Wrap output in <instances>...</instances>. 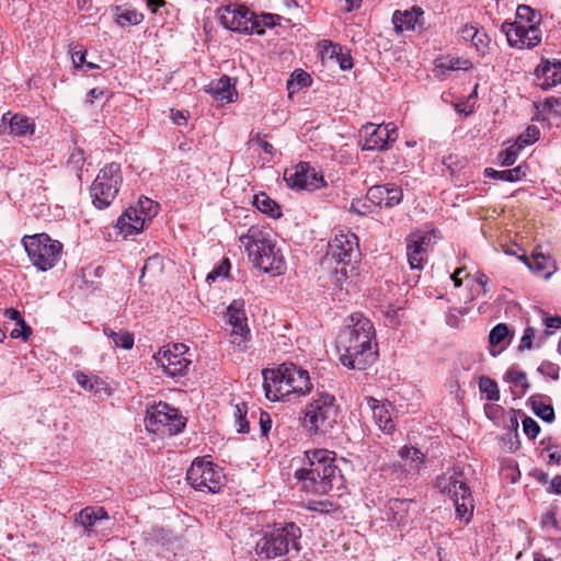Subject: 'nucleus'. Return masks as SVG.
<instances>
[{
  "label": "nucleus",
  "mask_w": 561,
  "mask_h": 561,
  "mask_svg": "<svg viewBox=\"0 0 561 561\" xmlns=\"http://www.w3.org/2000/svg\"><path fill=\"white\" fill-rule=\"evenodd\" d=\"M228 323L233 328L234 325L248 323L244 301L242 299H234L227 308Z\"/></svg>",
  "instance_id": "nucleus-34"
},
{
  "label": "nucleus",
  "mask_w": 561,
  "mask_h": 561,
  "mask_svg": "<svg viewBox=\"0 0 561 561\" xmlns=\"http://www.w3.org/2000/svg\"><path fill=\"white\" fill-rule=\"evenodd\" d=\"M545 324L547 327L546 334L549 335L551 334L549 329H559L561 327V317H548L545 319Z\"/></svg>",
  "instance_id": "nucleus-64"
},
{
  "label": "nucleus",
  "mask_w": 561,
  "mask_h": 561,
  "mask_svg": "<svg viewBox=\"0 0 561 561\" xmlns=\"http://www.w3.org/2000/svg\"><path fill=\"white\" fill-rule=\"evenodd\" d=\"M366 197L376 206L393 208L402 202L403 191L394 183L378 184L368 188Z\"/></svg>",
  "instance_id": "nucleus-20"
},
{
  "label": "nucleus",
  "mask_w": 561,
  "mask_h": 561,
  "mask_svg": "<svg viewBox=\"0 0 561 561\" xmlns=\"http://www.w3.org/2000/svg\"><path fill=\"white\" fill-rule=\"evenodd\" d=\"M508 428H511L513 432H514V436H515V447L512 445L510 447V450L511 451H515L518 446H519V440H518V427H519V424H518V420H517V416H516V411L515 410H512V415L510 417V423L507 425Z\"/></svg>",
  "instance_id": "nucleus-58"
},
{
  "label": "nucleus",
  "mask_w": 561,
  "mask_h": 561,
  "mask_svg": "<svg viewBox=\"0 0 561 561\" xmlns=\"http://www.w3.org/2000/svg\"><path fill=\"white\" fill-rule=\"evenodd\" d=\"M360 250L358 238L351 231H339L329 241L322 264L332 270L330 278L334 287L342 289L346 279L356 273Z\"/></svg>",
  "instance_id": "nucleus-5"
},
{
  "label": "nucleus",
  "mask_w": 561,
  "mask_h": 561,
  "mask_svg": "<svg viewBox=\"0 0 561 561\" xmlns=\"http://www.w3.org/2000/svg\"><path fill=\"white\" fill-rule=\"evenodd\" d=\"M398 454L409 466L410 470H417L424 461V454L419 448L412 446L401 447Z\"/></svg>",
  "instance_id": "nucleus-35"
},
{
  "label": "nucleus",
  "mask_w": 561,
  "mask_h": 561,
  "mask_svg": "<svg viewBox=\"0 0 561 561\" xmlns=\"http://www.w3.org/2000/svg\"><path fill=\"white\" fill-rule=\"evenodd\" d=\"M284 180L287 185L296 190L313 191L323 185V178L308 162H299L293 168L286 169Z\"/></svg>",
  "instance_id": "nucleus-17"
},
{
  "label": "nucleus",
  "mask_w": 561,
  "mask_h": 561,
  "mask_svg": "<svg viewBox=\"0 0 561 561\" xmlns=\"http://www.w3.org/2000/svg\"><path fill=\"white\" fill-rule=\"evenodd\" d=\"M295 478L302 491L319 495L344 485L335 453L328 449L306 450L302 466L295 471Z\"/></svg>",
  "instance_id": "nucleus-2"
},
{
  "label": "nucleus",
  "mask_w": 561,
  "mask_h": 561,
  "mask_svg": "<svg viewBox=\"0 0 561 561\" xmlns=\"http://www.w3.org/2000/svg\"><path fill=\"white\" fill-rule=\"evenodd\" d=\"M75 379L79 386H81L84 390H88L93 393H101L102 391L107 390L106 382L96 376H88L82 371H77L75 374Z\"/></svg>",
  "instance_id": "nucleus-32"
},
{
  "label": "nucleus",
  "mask_w": 561,
  "mask_h": 561,
  "mask_svg": "<svg viewBox=\"0 0 561 561\" xmlns=\"http://www.w3.org/2000/svg\"><path fill=\"white\" fill-rule=\"evenodd\" d=\"M332 55H336V59L341 70H350L353 68V59L350 54H343L340 45H331Z\"/></svg>",
  "instance_id": "nucleus-49"
},
{
  "label": "nucleus",
  "mask_w": 561,
  "mask_h": 561,
  "mask_svg": "<svg viewBox=\"0 0 561 561\" xmlns=\"http://www.w3.org/2000/svg\"><path fill=\"white\" fill-rule=\"evenodd\" d=\"M505 377L507 381L514 383L515 386H520L523 389V394L528 390L529 383L525 373L515 369H508Z\"/></svg>",
  "instance_id": "nucleus-46"
},
{
  "label": "nucleus",
  "mask_w": 561,
  "mask_h": 561,
  "mask_svg": "<svg viewBox=\"0 0 561 561\" xmlns=\"http://www.w3.org/2000/svg\"><path fill=\"white\" fill-rule=\"evenodd\" d=\"M103 333L113 341L115 346L124 350H130L134 346L135 337L134 334L127 330H121L118 332L113 329L105 327Z\"/></svg>",
  "instance_id": "nucleus-33"
},
{
  "label": "nucleus",
  "mask_w": 561,
  "mask_h": 561,
  "mask_svg": "<svg viewBox=\"0 0 561 561\" xmlns=\"http://www.w3.org/2000/svg\"><path fill=\"white\" fill-rule=\"evenodd\" d=\"M373 322L359 312L350 316L348 324L339 333L340 362L348 369L364 370L377 359Z\"/></svg>",
  "instance_id": "nucleus-1"
},
{
  "label": "nucleus",
  "mask_w": 561,
  "mask_h": 561,
  "mask_svg": "<svg viewBox=\"0 0 561 561\" xmlns=\"http://www.w3.org/2000/svg\"><path fill=\"white\" fill-rule=\"evenodd\" d=\"M510 330L508 325L506 323H497L495 327H493L489 334V343L492 346H496L501 344L507 336H508Z\"/></svg>",
  "instance_id": "nucleus-42"
},
{
  "label": "nucleus",
  "mask_w": 561,
  "mask_h": 561,
  "mask_svg": "<svg viewBox=\"0 0 561 561\" xmlns=\"http://www.w3.org/2000/svg\"><path fill=\"white\" fill-rule=\"evenodd\" d=\"M479 28L477 26V24H473V23H470V24H466L463 25L460 30H459V36L463 39V41H470L472 42V39L474 38L476 34L478 33Z\"/></svg>",
  "instance_id": "nucleus-57"
},
{
  "label": "nucleus",
  "mask_w": 561,
  "mask_h": 561,
  "mask_svg": "<svg viewBox=\"0 0 561 561\" xmlns=\"http://www.w3.org/2000/svg\"><path fill=\"white\" fill-rule=\"evenodd\" d=\"M535 337V329L531 327H527L524 330V334L520 339V344L518 346V350L522 352L524 350H530L533 346V340Z\"/></svg>",
  "instance_id": "nucleus-55"
},
{
  "label": "nucleus",
  "mask_w": 561,
  "mask_h": 561,
  "mask_svg": "<svg viewBox=\"0 0 561 561\" xmlns=\"http://www.w3.org/2000/svg\"><path fill=\"white\" fill-rule=\"evenodd\" d=\"M256 20L259 22L257 30L261 31L259 35L264 34V27H275L276 25H279V22L282 20V16L274 13H262L261 15L256 14Z\"/></svg>",
  "instance_id": "nucleus-44"
},
{
  "label": "nucleus",
  "mask_w": 561,
  "mask_h": 561,
  "mask_svg": "<svg viewBox=\"0 0 561 561\" xmlns=\"http://www.w3.org/2000/svg\"><path fill=\"white\" fill-rule=\"evenodd\" d=\"M507 43L513 48L531 49L541 42V30L536 21V12L529 5L519 4L516 9L515 21L501 25Z\"/></svg>",
  "instance_id": "nucleus-8"
},
{
  "label": "nucleus",
  "mask_w": 561,
  "mask_h": 561,
  "mask_svg": "<svg viewBox=\"0 0 561 561\" xmlns=\"http://www.w3.org/2000/svg\"><path fill=\"white\" fill-rule=\"evenodd\" d=\"M259 423H260L261 436L266 437L272 428V417H271L270 413L260 410Z\"/></svg>",
  "instance_id": "nucleus-56"
},
{
  "label": "nucleus",
  "mask_w": 561,
  "mask_h": 561,
  "mask_svg": "<svg viewBox=\"0 0 561 561\" xmlns=\"http://www.w3.org/2000/svg\"><path fill=\"white\" fill-rule=\"evenodd\" d=\"M467 312H468L467 308H461V309L453 308V309H449V311L446 314V323L450 328L458 329L460 327L461 322H462L461 317L467 314Z\"/></svg>",
  "instance_id": "nucleus-51"
},
{
  "label": "nucleus",
  "mask_w": 561,
  "mask_h": 561,
  "mask_svg": "<svg viewBox=\"0 0 561 561\" xmlns=\"http://www.w3.org/2000/svg\"><path fill=\"white\" fill-rule=\"evenodd\" d=\"M538 398V396H533L529 398L533 412L543 422H553L556 417L553 407L550 403L540 401Z\"/></svg>",
  "instance_id": "nucleus-36"
},
{
  "label": "nucleus",
  "mask_w": 561,
  "mask_h": 561,
  "mask_svg": "<svg viewBox=\"0 0 561 561\" xmlns=\"http://www.w3.org/2000/svg\"><path fill=\"white\" fill-rule=\"evenodd\" d=\"M250 335L248 323L234 325L231 331V342L240 347L250 339Z\"/></svg>",
  "instance_id": "nucleus-43"
},
{
  "label": "nucleus",
  "mask_w": 561,
  "mask_h": 561,
  "mask_svg": "<svg viewBox=\"0 0 561 561\" xmlns=\"http://www.w3.org/2000/svg\"><path fill=\"white\" fill-rule=\"evenodd\" d=\"M253 205L257 208V210L268 215L272 218H279L282 216L279 205L264 192H260L259 194L254 195Z\"/></svg>",
  "instance_id": "nucleus-30"
},
{
  "label": "nucleus",
  "mask_w": 561,
  "mask_h": 561,
  "mask_svg": "<svg viewBox=\"0 0 561 561\" xmlns=\"http://www.w3.org/2000/svg\"><path fill=\"white\" fill-rule=\"evenodd\" d=\"M206 91L220 102L232 103L238 98L236 80L226 75L210 82Z\"/></svg>",
  "instance_id": "nucleus-23"
},
{
  "label": "nucleus",
  "mask_w": 561,
  "mask_h": 561,
  "mask_svg": "<svg viewBox=\"0 0 561 561\" xmlns=\"http://www.w3.org/2000/svg\"><path fill=\"white\" fill-rule=\"evenodd\" d=\"M21 243L32 265L38 272H47L56 266L62 252V244L49 234L35 233L24 236Z\"/></svg>",
  "instance_id": "nucleus-10"
},
{
  "label": "nucleus",
  "mask_w": 561,
  "mask_h": 561,
  "mask_svg": "<svg viewBox=\"0 0 561 561\" xmlns=\"http://www.w3.org/2000/svg\"><path fill=\"white\" fill-rule=\"evenodd\" d=\"M263 388L270 401L290 400L305 397L312 390L308 370L293 363H283L276 368L264 369Z\"/></svg>",
  "instance_id": "nucleus-4"
},
{
  "label": "nucleus",
  "mask_w": 561,
  "mask_h": 561,
  "mask_svg": "<svg viewBox=\"0 0 561 561\" xmlns=\"http://www.w3.org/2000/svg\"><path fill=\"white\" fill-rule=\"evenodd\" d=\"M471 44L477 49V51L483 56L488 53L490 37L484 31L479 30Z\"/></svg>",
  "instance_id": "nucleus-48"
},
{
  "label": "nucleus",
  "mask_w": 561,
  "mask_h": 561,
  "mask_svg": "<svg viewBox=\"0 0 561 561\" xmlns=\"http://www.w3.org/2000/svg\"><path fill=\"white\" fill-rule=\"evenodd\" d=\"M217 18L225 28L242 34H260L256 13L242 4L230 3L217 10Z\"/></svg>",
  "instance_id": "nucleus-14"
},
{
  "label": "nucleus",
  "mask_w": 561,
  "mask_h": 561,
  "mask_svg": "<svg viewBox=\"0 0 561 561\" xmlns=\"http://www.w3.org/2000/svg\"><path fill=\"white\" fill-rule=\"evenodd\" d=\"M337 505H335L333 502L329 500H322V501H314L311 502L308 506L309 511L318 512L321 514H329L332 512L337 511Z\"/></svg>",
  "instance_id": "nucleus-50"
},
{
  "label": "nucleus",
  "mask_w": 561,
  "mask_h": 561,
  "mask_svg": "<svg viewBox=\"0 0 561 561\" xmlns=\"http://www.w3.org/2000/svg\"><path fill=\"white\" fill-rule=\"evenodd\" d=\"M75 522L82 526L85 533L90 534L98 523V517L93 511V506L82 508L75 517Z\"/></svg>",
  "instance_id": "nucleus-38"
},
{
  "label": "nucleus",
  "mask_w": 561,
  "mask_h": 561,
  "mask_svg": "<svg viewBox=\"0 0 561 561\" xmlns=\"http://www.w3.org/2000/svg\"><path fill=\"white\" fill-rule=\"evenodd\" d=\"M484 176L494 179V180H501L504 182L514 183L517 181H520L526 176V170L525 167L518 165L516 168L510 169V170H503L497 171L492 168H486L484 170Z\"/></svg>",
  "instance_id": "nucleus-29"
},
{
  "label": "nucleus",
  "mask_w": 561,
  "mask_h": 561,
  "mask_svg": "<svg viewBox=\"0 0 561 561\" xmlns=\"http://www.w3.org/2000/svg\"><path fill=\"white\" fill-rule=\"evenodd\" d=\"M416 502L408 499H390L385 508L387 520L397 528H405L413 523L417 511Z\"/></svg>",
  "instance_id": "nucleus-19"
},
{
  "label": "nucleus",
  "mask_w": 561,
  "mask_h": 561,
  "mask_svg": "<svg viewBox=\"0 0 561 561\" xmlns=\"http://www.w3.org/2000/svg\"><path fill=\"white\" fill-rule=\"evenodd\" d=\"M85 55H87L85 50L71 49V59H72L73 67L76 69L82 68L84 66V64L87 61Z\"/></svg>",
  "instance_id": "nucleus-61"
},
{
  "label": "nucleus",
  "mask_w": 561,
  "mask_h": 561,
  "mask_svg": "<svg viewBox=\"0 0 561 561\" xmlns=\"http://www.w3.org/2000/svg\"><path fill=\"white\" fill-rule=\"evenodd\" d=\"M145 423L151 433L174 436L184 430L186 419L178 409L160 401L147 410Z\"/></svg>",
  "instance_id": "nucleus-13"
},
{
  "label": "nucleus",
  "mask_w": 561,
  "mask_h": 561,
  "mask_svg": "<svg viewBox=\"0 0 561 561\" xmlns=\"http://www.w3.org/2000/svg\"><path fill=\"white\" fill-rule=\"evenodd\" d=\"M247 413L248 409L245 403H239L236 405L233 415L238 433H248L250 431Z\"/></svg>",
  "instance_id": "nucleus-39"
},
{
  "label": "nucleus",
  "mask_w": 561,
  "mask_h": 561,
  "mask_svg": "<svg viewBox=\"0 0 561 561\" xmlns=\"http://www.w3.org/2000/svg\"><path fill=\"white\" fill-rule=\"evenodd\" d=\"M350 211L364 216L369 213V206L362 199H355L351 204Z\"/></svg>",
  "instance_id": "nucleus-60"
},
{
  "label": "nucleus",
  "mask_w": 561,
  "mask_h": 561,
  "mask_svg": "<svg viewBox=\"0 0 561 561\" xmlns=\"http://www.w3.org/2000/svg\"><path fill=\"white\" fill-rule=\"evenodd\" d=\"M152 201L139 199L135 206H129L117 219L116 228L124 238L139 233L147 221L157 213Z\"/></svg>",
  "instance_id": "nucleus-16"
},
{
  "label": "nucleus",
  "mask_w": 561,
  "mask_h": 561,
  "mask_svg": "<svg viewBox=\"0 0 561 561\" xmlns=\"http://www.w3.org/2000/svg\"><path fill=\"white\" fill-rule=\"evenodd\" d=\"M339 414L335 397L317 389L304 410L302 426L310 435L327 434L336 424Z\"/></svg>",
  "instance_id": "nucleus-7"
},
{
  "label": "nucleus",
  "mask_w": 561,
  "mask_h": 561,
  "mask_svg": "<svg viewBox=\"0 0 561 561\" xmlns=\"http://www.w3.org/2000/svg\"><path fill=\"white\" fill-rule=\"evenodd\" d=\"M230 261L228 257H224L221 263L216 266L210 273L206 276V282L211 284L215 282L218 277L227 278L229 277V270H230Z\"/></svg>",
  "instance_id": "nucleus-45"
},
{
  "label": "nucleus",
  "mask_w": 561,
  "mask_h": 561,
  "mask_svg": "<svg viewBox=\"0 0 561 561\" xmlns=\"http://www.w3.org/2000/svg\"><path fill=\"white\" fill-rule=\"evenodd\" d=\"M537 85L547 91L561 83V62L542 59L535 70Z\"/></svg>",
  "instance_id": "nucleus-22"
},
{
  "label": "nucleus",
  "mask_w": 561,
  "mask_h": 561,
  "mask_svg": "<svg viewBox=\"0 0 561 561\" xmlns=\"http://www.w3.org/2000/svg\"><path fill=\"white\" fill-rule=\"evenodd\" d=\"M264 136H265V135H262V134L257 133V134L252 138V141H255V142H256V144L262 148V150H263L266 154H270V156H272V157H273V156L276 153V150H275L274 146H273L271 142H268V141H266V140H264V139H263V137H264Z\"/></svg>",
  "instance_id": "nucleus-59"
},
{
  "label": "nucleus",
  "mask_w": 561,
  "mask_h": 561,
  "mask_svg": "<svg viewBox=\"0 0 561 561\" xmlns=\"http://www.w3.org/2000/svg\"><path fill=\"white\" fill-rule=\"evenodd\" d=\"M145 540L150 546H161L165 550L174 548L178 541L172 531L162 527H153L147 533Z\"/></svg>",
  "instance_id": "nucleus-26"
},
{
  "label": "nucleus",
  "mask_w": 561,
  "mask_h": 561,
  "mask_svg": "<svg viewBox=\"0 0 561 561\" xmlns=\"http://www.w3.org/2000/svg\"><path fill=\"white\" fill-rule=\"evenodd\" d=\"M186 480L195 490L208 493H217L226 484L222 468L210 456L195 458L187 469Z\"/></svg>",
  "instance_id": "nucleus-11"
},
{
  "label": "nucleus",
  "mask_w": 561,
  "mask_h": 561,
  "mask_svg": "<svg viewBox=\"0 0 561 561\" xmlns=\"http://www.w3.org/2000/svg\"><path fill=\"white\" fill-rule=\"evenodd\" d=\"M365 139L362 145L363 150L385 151L391 147L397 138V129L392 124L375 125L371 123L363 127Z\"/></svg>",
  "instance_id": "nucleus-18"
},
{
  "label": "nucleus",
  "mask_w": 561,
  "mask_h": 561,
  "mask_svg": "<svg viewBox=\"0 0 561 561\" xmlns=\"http://www.w3.org/2000/svg\"><path fill=\"white\" fill-rule=\"evenodd\" d=\"M541 524L542 526H551L552 528L557 529L559 527V522L557 519L556 513L553 511H549L541 517Z\"/></svg>",
  "instance_id": "nucleus-62"
},
{
  "label": "nucleus",
  "mask_w": 561,
  "mask_h": 561,
  "mask_svg": "<svg viewBox=\"0 0 561 561\" xmlns=\"http://www.w3.org/2000/svg\"><path fill=\"white\" fill-rule=\"evenodd\" d=\"M520 150L522 146H518L516 142L507 147L506 149L502 150L497 157L501 165L512 167L516 162Z\"/></svg>",
  "instance_id": "nucleus-40"
},
{
  "label": "nucleus",
  "mask_w": 561,
  "mask_h": 561,
  "mask_svg": "<svg viewBox=\"0 0 561 561\" xmlns=\"http://www.w3.org/2000/svg\"><path fill=\"white\" fill-rule=\"evenodd\" d=\"M523 431L529 439H535L540 433L539 424L530 416H525L522 421Z\"/></svg>",
  "instance_id": "nucleus-52"
},
{
  "label": "nucleus",
  "mask_w": 561,
  "mask_h": 561,
  "mask_svg": "<svg viewBox=\"0 0 561 561\" xmlns=\"http://www.w3.org/2000/svg\"><path fill=\"white\" fill-rule=\"evenodd\" d=\"M188 347L183 343L163 346L153 355L156 363L163 373L173 379L187 375L192 359L187 356Z\"/></svg>",
  "instance_id": "nucleus-15"
},
{
  "label": "nucleus",
  "mask_w": 561,
  "mask_h": 561,
  "mask_svg": "<svg viewBox=\"0 0 561 561\" xmlns=\"http://www.w3.org/2000/svg\"><path fill=\"white\" fill-rule=\"evenodd\" d=\"M540 130L536 125H529L523 134L518 136L516 139V144L518 146H522V149H524L526 146L533 145L536 142L539 138Z\"/></svg>",
  "instance_id": "nucleus-41"
},
{
  "label": "nucleus",
  "mask_w": 561,
  "mask_h": 561,
  "mask_svg": "<svg viewBox=\"0 0 561 561\" xmlns=\"http://www.w3.org/2000/svg\"><path fill=\"white\" fill-rule=\"evenodd\" d=\"M444 164L451 171L459 170L462 165L457 156L449 154L444 159Z\"/></svg>",
  "instance_id": "nucleus-63"
},
{
  "label": "nucleus",
  "mask_w": 561,
  "mask_h": 561,
  "mask_svg": "<svg viewBox=\"0 0 561 561\" xmlns=\"http://www.w3.org/2000/svg\"><path fill=\"white\" fill-rule=\"evenodd\" d=\"M9 123L10 134L13 136L23 137L26 135L34 134L35 125L30 121V118L14 114L11 115L10 112H7L2 116V123Z\"/></svg>",
  "instance_id": "nucleus-25"
},
{
  "label": "nucleus",
  "mask_w": 561,
  "mask_h": 561,
  "mask_svg": "<svg viewBox=\"0 0 561 561\" xmlns=\"http://www.w3.org/2000/svg\"><path fill=\"white\" fill-rule=\"evenodd\" d=\"M424 11L420 7H412L410 10L403 12L397 10L392 15V22L399 31L415 30L416 26L423 27L424 25Z\"/></svg>",
  "instance_id": "nucleus-24"
},
{
  "label": "nucleus",
  "mask_w": 561,
  "mask_h": 561,
  "mask_svg": "<svg viewBox=\"0 0 561 561\" xmlns=\"http://www.w3.org/2000/svg\"><path fill=\"white\" fill-rule=\"evenodd\" d=\"M84 161H85V158H84L83 150L75 147L69 154L67 164H68V167L76 170L77 172H80L83 169Z\"/></svg>",
  "instance_id": "nucleus-47"
},
{
  "label": "nucleus",
  "mask_w": 561,
  "mask_h": 561,
  "mask_svg": "<svg viewBox=\"0 0 561 561\" xmlns=\"http://www.w3.org/2000/svg\"><path fill=\"white\" fill-rule=\"evenodd\" d=\"M123 183L122 168L119 163L105 164L98 173L90 186L92 204L98 209L107 208L116 198Z\"/></svg>",
  "instance_id": "nucleus-12"
},
{
  "label": "nucleus",
  "mask_w": 561,
  "mask_h": 561,
  "mask_svg": "<svg viewBox=\"0 0 561 561\" xmlns=\"http://www.w3.org/2000/svg\"><path fill=\"white\" fill-rule=\"evenodd\" d=\"M479 390L489 401L496 402L500 400L497 383L488 376H481L479 378Z\"/></svg>",
  "instance_id": "nucleus-37"
},
{
  "label": "nucleus",
  "mask_w": 561,
  "mask_h": 561,
  "mask_svg": "<svg viewBox=\"0 0 561 561\" xmlns=\"http://www.w3.org/2000/svg\"><path fill=\"white\" fill-rule=\"evenodd\" d=\"M114 15L116 23L121 26L138 25L144 21V14L133 8L115 7Z\"/></svg>",
  "instance_id": "nucleus-31"
},
{
  "label": "nucleus",
  "mask_w": 561,
  "mask_h": 561,
  "mask_svg": "<svg viewBox=\"0 0 561 561\" xmlns=\"http://www.w3.org/2000/svg\"><path fill=\"white\" fill-rule=\"evenodd\" d=\"M20 328H15L10 332V336L12 339H22L23 341H27L32 335V328L25 322L18 323Z\"/></svg>",
  "instance_id": "nucleus-54"
},
{
  "label": "nucleus",
  "mask_w": 561,
  "mask_h": 561,
  "mask_svg": "<svg viewBox=\"0 0 561 561\" xmlns=\"http://www.w3.org/2000/svg\"><path fill=\"white\" fill-rule=\"evenodd\" d=\"M302 533L294 522L275 524L254 542H247L234 550L241 561H262L283 557L300 550Z\"/></svg>",
  "instance_id": "nucleus-3"
},
{
  "label": "nucleus",
  "mask_w": 561,
  "mask_h": 561,
  "mask_svg": "<svg viewBox=\"0 0 561 561\" xmlns=\"http://www.w3.org/2000/svg\"><path fill=\"white\" fill-rule=\"evenodd\" d=\"M240 242L244 245L254 267L264 273H283L284 256L267 232L252 226L240 237Z\"/></svg>",
  "instance_id": "nucleus-6"
},
{
  "label": "nucleus",
  "mask_w": 561,
  "mask_h": 561,
  "mask_svg": "<svg viewBox=\"0 0 561 561\" xmlns=\"http://www.w3.org/2000/svg\"><path fill=\"white\" fill-rule=\"evenodd\" d=\"M435 486L439 493L447 494L453 500L456 516L468 524L473 515L474 499L462 470L454 469L453 473L438 476Z\"/></svg>",
  "instance_id": "nucleus-9"
},
{
  "label": "nucleus",
  "mask_w": 561,
  "mask_h": 561,
  "mask_svg": "<svg viewBox=\"0 0 561 561\" xmlns=\"http://www.w3.org/2000/svg\"><path fill=\"white\" fill-rule=\"evenodd\" d=\"M431 238L426 233L414 232L407 238V256L412 270H422L426 262V248Z\"/></svg>",
  "instance_id": "nucleus-21"
},
{
  "label": "nucleus",
  "mask_w": 561,
  "mask_h": 561,
  "mask_svg": "<svg viewBox=\"0 0 561 561\" xmlns=\"http://www.w3.org/2000/svg\"><path fill=\"white\" fill-rule=\"evenodd\" d=\"M369 404L379 430L386 434H391L394 430V423L388 409L383 404H378V401L374 398H369Z\"/></svg>",
  "instance_id": "nucleus-27"
},
{
  "label": "nucleus",
  "mask_w": 561,
  "mask_h": 561,
  "mask_svg": "<svg viewBox=\"0 0 561 561\" xmlns=\"http://www.w3.org/2000/svg\"><path fill=\"white\" fill-rule=\"evenodd\" d=\"M519 260L523 261L529 270L542 275L545 278H549L552 274L551 271H548L551 263L550 257L545 256L541 253L534 252L531 259H529L526 254H523L519 256Z\"/></svg>",
  "instance_id": "nucleus-28"
},
{
  "label": "nucleus",
  "mask_w": 561,
  "mask_h": 561,
  "mask_svg": "<svg viewBox=\"0 0 561 561\" xmlns=\"http://www.w3.org/2000/svg\"><path fill=\"white\" fill-rule=\"evenodd\" d=\"M538 373L553 380L559 378V366L549 360H543L538 367Z\"/></svg>",
  "instance_id": "nucleus-53"
}]
</instances>
